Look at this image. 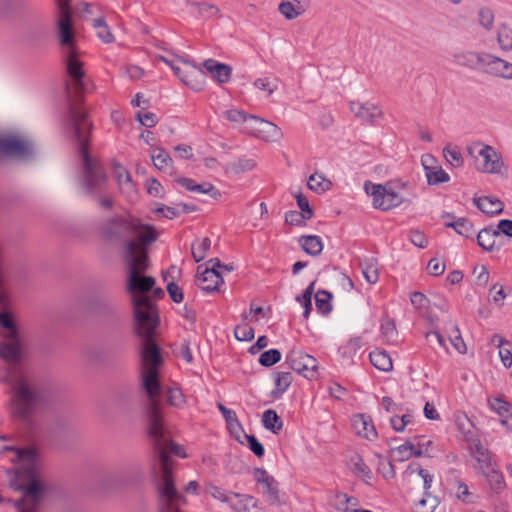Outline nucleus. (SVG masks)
I'll return each mask as SVG.
<instances>
[{
    "mask_svg": "<svg viewBox=\"0 0 512 512\" xmlns=\"http://www.w3.org/2000/svg\"><path fill=\"white\" fill-rule=\"evenodd\" d=\"M489 295L491 296V301L499 306L502 307L504 304V300L507 297V294L503 288L502 285L494 284L490 290Z\"/></svg>",
    "mask_w": 512,
    "mask_h": 512,
    "instance_id": "63",
    "label": "nucleus"
},
{
    "mask_svg": "<svg viewBox=\"0 0 512 512\" xmlns=\"http://www.w3.org/2000/svg\"><path fill=\"white\" fill-rule=\"evenodd\" d=\"M206 491L212 498L227 504L231 502L234 493L226 491L223 488L218 487L214 484H208L206 486Z\"/></svg>",
    "mask_w": 512,
    "mask_h": 512,
    "instance_id": "48",
    "label": "nucleus"
},
{
    "mask_svg": "<svg viewBox=\"0 0 512 512\" xmlns=\"http://www.w3.org/2000/svg\"><path fill=\"white\" fill-rule=\"evenodd\" d=\"M200 280L203 282L201 288L206 292H213L223 283L220 275L216 274L213 270H203Z\"/></svg>",
    "mask_w": 512,
    "mask_h": 512,
    "instance_id": "36",
    "label": "nucleus"
},
{
    "mask_svg": "<svg viewBox=\"0 0 512 512\" xmlns=\"http://www.w3.org/2000/svg\"><path fill=\"white\" fill-rule=\"evenodd\" d=\"M0 154L19 161H30L37 155L35 141L22 133H0Z\"/></svg>",
    "mask_w": 512,
    "mask_h": 512,
    "instance_id": "6",
    "label": "nucleus"
},
{
    "mask_svg": "<svg viewBox=\"0 0 512 512\" xmlns=\"http://www.w3.org/2000/svg\"><path fill=\"white\" fill-rule=\"evenodd\" d=\"M449 340L457 352L461 354L466 353L467 347L457 325H454L452 331L449 333Z\"/></svg>",
    "mask_w": 512,
    "mask_h": 512,
    "instance_id": "52",
    "label": "nucleus"
},
{
    "mask_svg": "<svg viewBox=\"0 0 512 512\" xmlns=\"http://www.w3.org/2000/svg\"><path fill=\"white\" fill-rule=\"evenodd\" d=\"M192 5L196 8L198 14H200L203 17L213 18L220 16V9L214 4L201 2L193 3Z\"/></svg>",
    "mask_w": 512,
    "mask_h": 512,
    "instance_id": "51",
    "label": "nucleus"
},
{
    "mask_svg": "<svg viewBox=\"0 0 512 512\" xmlns=\"http://www.w3.org/2000/svg\"><path fill=\"white\" fill-rule=\"evenodd\" d=\"M36 399L37 395L30 382L23 377L18 378L13 386V413L22 420H28Z\"/></svg>",
    "mask_w": 512,
    "mask_h": 512,
    "instance_id": "7",
    "label": "nucleus"
},
{
    "mask_svg": "<svg viewBox=\"0 0 512 512\" xmlns=\"http://www.w3.org/2000/svg\"><path fill=\"white\" fill-rule=\"evenodd\" d=\"M234 335L238 341H250L254 338V330L250 325L241 323L235 327Z\"/></svg>",
    "mask_w": 512,
    "mask_h": 512,
    "instance_id": "58",
    "label": "nucleus"
},
{
    "mask_svg": "<svg viewBox=\"0 0 512 512\" xmlns=\"http://www.w3.org/2000/svg\"><path fill=\"white\" fill-rule=\"evenodd\" d=\"M404 475L407 478H414L415 476L421 478L423 481L424 493H429L433 482V475L430 474L426 469L421 468L418 463H410L407 466Z\"/></svg>",
    "mask_w": 512,
    "mask_h": 512,
    "instance_id": "27",
    "label": "nucleus"
},
{
    "mask_svg": "<svg viewBox=\"0 0 512 512\" xmlns=\"http://www.w3.org/2000/svg\"><path fill=\"white\" fill-rule=\"evenodd\" d=\"M292 383V375L289 372H278L275 375V385L279 393L285 392Z\"/></svg>",
    "mask_w": 512,
    "mask_h": 512,
    "instance_id": "62",
    "label": "nucleus"
},
{
    "mask_svg": "<svg viewBox=\"0 0 512 512\" xmlns=\"http://www.w3.org/2000/svg\"><path fill=\"white\" fill-rule=\"evenodd\" d=\"M301 248L311 256H318L322 253L323 242L319 236L304 235L299 239Z\"/></svg>",
    "mask_w": 512,
    "mask_h": 512,
    "instance_id": "33",
    "label": "nucleus"
},
{
    "mask_svg": "<svg viewBox=\"0 0 512 512\" xmlns=\"http://www.w3.org/2000/svg\"><path fill=\"white\" fill-rule=\"evenodd\" d=\"M210 247L211 240L207 237L201 239L197 243L192 244L191 253L195 262L202 261L206 257L207 252L210 250Z\"/></svg>",
    "mask_w": 512,
    "mask_h": 512,
    "instance_id": "43",
    "label": "nucleus"
},
{
    "mask_svg": "<svg viewBox=\"0 0 512 512\" xmlns=\"http://www.w3.org/2000/svg\"><path fill=\"white\" fill-rule=\"evenodd\" d=\"M294 197L300 209L299 213L304 216V219H311L314 216V211L311 208L307 197L301 192L295 193Z\"/></svg>",
    "mask_w": 512,
    "mask_h": 512,
    "instance_id": "53",
    "label": "nucleus"
},
{
    "mask_svg": "<svg viewBox=\"0 0 512 512\" xmlns=\"http://www.w3.org/2000/svg\"><path fill=\"white\" fill-rule=\"evenodd\" d=\"M425 175L428 183L431 185L445 183L450 179L449 175L440 166H433L432 168L426 167Z\"/></svg>",
    "mask_w": 512,
    "mask_h": 512,
    "instance_id": "42",
    "label": "nucleus"
},
{
    "mask_svg": "<svg viewBox=\"0 0 512 512\" xmlns=\"http://www.w3.org/2000/svg\"><path fill=\"white\" fill-rule=\"evenodd\" d=\"M352 426L355 432L369 440H373L377 437V431L373 425L370 417L363 414L355 415L352 419Z\"/></svg>",
    "mask_w": 512,
    "mask_h": 512,
    "instance_id": "24",
    "label": "nucleus"
},
{
    "mask_svg": "<svg viewBox=\"0 0 512 512\" xmlns=\"http://www.w3.org/2000/svg\"><path fill=\"white\" fill-rule=\"evenodd\" d=\"M475 458L483 474H485V471H490L495 468L493 460L488 451L480 446L476 448Z\"/></svg>",
    "mask_w": 512,
    "mask_h": 512,
    "instance_id": "46",
    "label": "nucleus"
},
{
    "mask_svg": "<svg viewBox=\"0 0 512 512\" xmlns=\"http://www.w3.org/2000/svg\"><path fill=\"white\" fill-rule=\"evenodd\" d=\"M253 85L256 89L266 92L268 97L277 89V85L268 77L257 78Z\"/></svg>",
    "mask_w": 512,
    "mask_h": 512,
    "instance_id": "60",
    "label": "nucleus"
},
{
    "mask_svg": "<svg viewBox=\"0 0 512 512\" xmlns=\"http://www.w3.org/2000/svg\"><path fill=\"white\" fill-rule=\"evenodd\" d=\"M443 217L451 219V221L445 223V226L453 228L459 235L471 237L475 234L474 225L467 218H458L454 220L450 214H445Z\"/></svg>",
    "mask_w": 512,
    "mask_h": 512,
    "instance_id": "29",
    "label": "nucleus"
},
{
    "mask_svg": "<svg viewBox=\"0 0 512 512\" xmlns=\"http://www.w3.org/2000/svg\"><path fill=\"white\" fill-rule=\"evenodd\" d=\"M331 298H332V295L325 290H319L316 292V294H315L316 308L321 314L327 315L331 311V309H332Z\"/></svg>",
    "mask_w": 512,
    "mask_h": 512,
    "instance_id": "41",
    "label": "nucleus"
},
{
    "mask_svg": "<svg viewBox=\"0 0 512 512\" xmlns=\"http://www.w3.org/2000/svg\"><path fill=\"white\" fill-rule=\"evenodd\" d=\"M151 159L158 170L166 171L172 167L173 160L166 150L160 147L153 148Z\"/></svg>",
    "mask_w": 512,
    "mask_h": 512,
    "instance_id": "35",
    "label": "nucleus"
},
{
    "mask_svg": "<svg viewBox=\"0 0 512 512\" xmlns=\"http://www.w3.org/2000/svg\"><path fill=\"white\" fill-rule=\"evenodd\" d=\"M70 118L85 169L84 186L88 192L101 189L106 183V175L100 165L89 156L87 151V136L90 132L91 124L87 120L86 114L77 107H71Z\"/></svg>",
    "mask_w": 512,
    "mask_h": 512,
    "instance_id": "5",
    "label": "nucleus"
},
{
    "mask_svg": "<svg viewBox=\"0 0 512 512\" xmlns=\"http://www.w3.org/2000/svg\"><path fill=\"white\" fill-rule=\"evenodd\" d=\"M231 435L241 444H244L242 434L244 433L243 428L237 418L235 412L231 413V418H224Z\"/></svg>",
    "mask_w": 512,
    "mask_h": 512,
    "instance_id": "49",
    "label": "nucleus"
},
{
    "mask_svg": "<svg viewBox=\"0 0 512 512\" xmlns=\"http://www.w3.org/2000/svg\"><path fill=\"white\" fill-rule=\"evenodd\" d=\"M15 453L19 464L16 469L17 489L22 491V498L15 502V506L19 512H34L45 491L39 454L33 447L16 449Z\"/></svg>",
    "mask_w": 512,
    "mask_h": 512,
    "instance_id": "3",
    "label": "nucleus"
},
{
    "mask_svg": "<svg viewBox=\"0 0 512 512\" xmlns=\"http://www.w3.org/2000/svg\"><path fill=\"white\" fill-rule=\"evenodd\" d=\"M478 148V155L481 157L482 162L479 166V171L486 174H501L505 169V163L502 155L491 145L475 142L473 146L468 148V153L473 154V150Z\"/></svg>",
    "mask_w": 512,
    "mask_h": 512,
    "instance_id": "11",
    "label": "nucleus"
},
{
    "mask_svg": "<svg viewBox=\"0 0 512 512\" xmlns=\"http://www.w3.org/2000/svg\"><path fill=\"white\" fill-rule=\"evenodd\" d=\"M141 384L149 397L148 415L150 418L149 435L154 440L161 465V483L158 487L159 512H179L178 503L182 496L177 492L172 478V461L166 455V438L159 409L161 385L159 367L162 365L160 348L147 342L141 351Z\"/></svg>",
    "mask_w": 512,
    "mask_h": 512,
    "instance_id": "1",
    "label": "nucleus"
},
{
    "mask_svg": "<svg viewBox=\"0 0 512 512\" xmlns=\"http://www.w3.org/2000/svg\"><path fill=\"white\" fill-rule=\"evenodd\" d=\"M128 253V258L124 260L127 267L126 287L134 308L136 332L141 338L138 348L141 357L147 342L159 347L153 339L159 321L158 312L149 295L155 285V278L144 275L149 267L148 249L135 254L134 244H130Z\"/></svg>",
    "mask_w": 512,
    "mask_h": 512,
    "instance_id": "2",
    "label": "nucleus"
},
{
    "mask_svg": "<svg viewBox=\"0 0 512 512\" xmlns=\"http://www.w3.org/2000/svg\"><path fill=\"white\" fill-rule=\"evenodd\" d=\"M349 106L354 116L366 123L375 124L383 119L384 113L381 107L375 103L354 100L350 102Z\"/></svg>",
    "mask_w": 512,
    "mask_h": 512,
    "instance_id": "15",
    "label": "nucleus"
},
{
    "mask_svg": "<svg viewBox=\"0 0 512 512\" xmlns=\"http://www.w3.org/2000/svg\"><path fill=\"white\" fill-rule=\"evenodd\" d=\"M101 233L110 242H122L124 259L128 258L130 244H134L137 254L147 250L159 237V232L153 225L130 215L108 219L103 224Z\"/></svg>",
    "mask_w": 512,
    "mask_h": 512,
    "instance_id": "4",
    "label": "nucleus"
},
{
    "mask_svg": "<svg viewBox=\"0 0 512 512\" xmlns=\"http://www.w3.org/2000/svg\"><path fill=\"white\" fill-rule=\"evenodd\" d=\"M245 133L269 143H278L283 138V132L276 124L255 115L249 116Z\"/></svg>",
    "mask_w": 512,
    "mask_h": 512,
    "instance_id": "10",
    "label": "nucleus"
},
{
    "mask_svg": "<svg viewBox=\"0 0 512 512\" xmlns=\"http://www.w3.org/2000/svg\"><path fill=\"white\" fill-rule=\"evenodd\" d=\"M3 338L0 342V358L9 363L19 361L23 347L18 332H6Z\"/></svg>",
    "mask_w": 512,
    "mask_h": 512,
    "instance_id": "16",
    "label": "nucleus"
},
{
    "mask_svg": "<svg viewBox=\"0 0 512 512\" xmlns=\"http://www.w3.org/2000/svg\"><path fill=\"white\" fill-rule=\"evenodd\" d=\"M381 334L388 342H395L397 338V329L392 319L386 318L381 322Z\"/></svg>",
    "mask_w": 512,
    "mask_h": 512,
    "instance_id": "50",
    "label": "nucleus"
},
{
    "mask_svg": "<svg viewBox=\"0 0 512 512\" xmlns=\"http://www.w3.org/2000/svg\"><path fill=\"white\" fill-rule=\"evenodd\" d=\"M177 182L184 187L186 190L199 193V194H209L212 198L218 199L221 196L219 190H217L213 184L209 182H203L197 184L193 179L182 177L177 180Z\"/></svg>",
    "mask_w": 512,
    "mask_h": 512,
    "instance_id": "23",
    "label": "nucleus"
},
{
    "mask_svg": "<svg viewBox=\"0 0 512 512\" xmlns=\"http://www.w3.org/2000/svg\"><path fill=\"white\" fill-rule=\"evenodd\" d=\"M114 176L119 185L120 191L129 200L134 201L137 197V190L128 170L122 165L114 164Z\"/></svg>",
    "mask_w": 512,
    "mask_h": 512,
    "instance_id": "20",
    "label": "nucleus"
},
{
    "mask_svg": "<svg viewBox=\"0 0 512 512\" xmlns=\"http://www.w3.org/2000/svg\"><path fill=\"white\" fill-rule=\"evenodd\" d=\"M255 481L264 487V496L266 500L272 505H280L279 490L277 482L268 472L262 468H255L253 471Z\"/></svg>",
    "mask_w": 512,
    "mask_h": 512,
    "instance_id": "18",
    "label": "nucleus"
},
{
    "mask_svg": "<svg viewBox=\"0 0 512 512\" xmlns=\"http://www.w3.org/2000/svg\"><path fill=\"white\" fill-rule=\"evenodd\" d=\"M65 57L66 70L70 77L71 84H67V92L70 93L71 89L76 94L81 93L86 87V72L84 69V63L80 60L79 54L75 47H69L67 50H63Z\"/></svg>",
    "mask_w": 512,
    "mask_h": 512,
    "instance_id": "9",
    "label": "nucleus"
},
{
    "mask_svg": "<svg viewBox=\"0 0 512 512\" xmlns=\"http://www.w3.org/2000/svg\"><path fill=\"white\" fill-rule=\"evenodd\" d=\"M278 10L287 20H294L305 12L302 5L294 4L291 1L281 2Z\"/></svg>",
    "mask_w": 512,
    "mask_h": 512,
    "instance_id": "38",
    "label": "nucleus"
},
{
    "mask_svg": "<svg viewBox=\"0 0 512 512\" xmlns=\"http://www.w3.org/2000/svg\"><path fill=\"white\" fill-rule=\"evenodd\" d=\"M495 22V15L492 9L481 7L478 10V23L485 31H491Z\"/></svg>",
    "mask_w": 512,
    "mask_h": 512,
    "instance_id": "47",
    "label": "nucleus"
},
{
    "mask_svg": "<svg viewBox=\"0 0 512 512\" xmlns=\"http://www.w3.org/2000/svg\"><path fill=\"white\" fill-rule=\"evenodd\" d=\"M437 506V499L430 495V493H424L422 498L415 506L416 512H433Z\"/></svg>",
    "mask_w": 512,
    "mask_h": 512,
    "instance_id": "55",
    "label": "nucleus"
},
{
    "mask_svg": "<svg viewBox=\"0 0 512 512\" xmlns=\"http://www.w3.org/2000/svg\"><path fill=\"white\" fill-rule=\"evenodd\" d=\"M203 67L219 84L227 83L231 79L232 67L227 64L220 63L214 59H207L203 62Z\"/></svg>",
    "mask_w": 512,
    "mask_h": 512,
    "instance_id": "22",
    "label": "nucleus"
},
{
    "mask_svg": "<svg viewBox=\"0 0 512 512\" xmlns=\"http://www.w3.org/2000/svg\"><path fill=\"white\" fill-rule=\"evenodd\" d=\"M489 53L473 50H459L453 54V61L456 65L467 69H486V62Z\"/></svg>",
    "mask_w": 512,
    "mask_h": 512,
    "instance_id": "17",
    "label": "nucleus"
},
{
    "mask_svg": "<svg viewBox=\"0 0 512 512\" xmlns=\"http://www.w3.org/2000/svg\"><path fill=\"white\" fill-rule=\"evenodd\" d=\"M364 190L367 195L372 197L373 206L376 209L387 211L400 206L404 202V198L389 183L383 185L366 181Z\"/></svg>",
    "mask_w": 512,
    "mask_h": 512,
    "instance_id": "8",
    "label": "nucleus"
},
{
    "mask_svg": "<svg viewBox=\"0 0 512 512\" xmlns=\"http://www.w3.org/2000/svg\"><path fill=\"white\" fill-rule=\"evenodd\" d=\"M425 453V450H416V446L414 442L408 441L394 449H392V454L395 460L397 461H406L411 457H421Z\"/></svg>",
    "mask_w": 512,
    "mask_h": 512,
    "instance_id": "31",
    "label": "nucleus"
},
{
    "mask_svg": "<svg viewBox=\"0 0 512 512\" xmlns=\"http://www.w3.org/2000/svg\"><path fill=\"white\" fill-rule=\"evenodd\" d=\"M483 475L488 480L490 487L494 492L499 493L504 490V477L496 468L490 471H485V474Z\"/></svg>",
    "mask_w": 512,
    "mask_h": 512,
    "instance_id": "44",
    "label": "nucleus"
},
{
    "mask_svg": "<svg viewBox=\"0 0 512 512\" xmlns=\"http://www.w3.org/2000/svg\"><path fill=\"white\" fill-rule=\"evenodd\" d=\"M443 155L446 161L453 167L459 168L464 164V158L455 146L447 145L443 149Z\"/></svg>",
    "mask_w": 512,
    "mask_h": 512,
    "instance_id": "45",
    "label": "nucleus"
},
{
    "mask_svg": "<svg viewBox=\"0 0 512 512\" xmlns=\"http://www.w3.org/2000/svg\"><path fill=\"white\" fill-rule=\"evenodd\" d=\"M228 504L236 512H258V501L247 494L233 493L232 500Z\"/></svg>",
    "mask_w": 512,
    "mask_h": 512,
    "instance_id": "25",
    "label": "nucleus"
},
{
    "mask_svg": "<svg viewBox=\"0 0 512 512\" xmlns=\"http://www.w3.org/2000/svg\"><path fill=\"white\" fill-rule=\"evenodd\" d=\"M362 274L369 284H375L379 279V272L376 263L366 262L362 267Z\"/></svg>",
    "mask_w": 512,
    "mask_h": 512,
    "instance_id": "56",
    "label": "nucleus"
},
{
    "mask_svg": "<svg viewBox=\"0 0 512 512\" xmlns=\"http://www.w3.org/2000/svg\"><path fill=\"white\" fill-rule=\"evenodd\" d=\"M487 404L491 410L496 412L501 424L512 432V406L501 397H489Z\"/></svg>",
    "mask_w": 512,
    "mask_h": 512,
    "instance_id": "21",
    "label": "nucleus"
},
{
    "mask_svg": "<svg viewBox=\"0 0 512 512\" xmlns=\"http://www.w3.org/2000/svg\"><path fill=\"white\" fill-rule=\"evenodd\" d=\"M372 365L380 371L388 372L393 368L392 359L384 350H375L369 354Z\"/></svg>",
    "mask_w": 512,
    "mask_h": 512,
    "instance_id": "34",
    "label": "nucleus"
},
{
    "mask_svg": "<svg viewBox=\"0 0 512 512\" xmlns=\"http://www.w3.org/2000/svg\"><path fill=\"white\" fill-rule=\"evenodd\" d=\"M478 209L485 214L495 215L500 214L504 209L503 202L492 196H482L474 199Z\"/></svg>",
    "mask_w": 512,
    "mask_h": 512,
    "instance_id": "26",
    "label": "nucleus"
},
{
    "mask_svg": "<svg viewBox=\"0 0 512 512\" xmlns=\"http://www.w3.org/2000/svg\"><path fill=\"white\" fill-rule=\"evenodd\" d=\"M262 423L267 430L271 431L274 434H278L283 427L282 420L280 419L276 411L272 409H268L263 412Z\"/></svg>",
    "mask_w": 512,
    "mask_h": 512,
    "instance_id": "37",
    "label": "nucleus"
},
{
    "mask_svg": "<svg viewBox=\"0 0 512 512\" xmlns=\"http://www.w3.org/2000/svg\"><path fill=\"white\" fill-rule=\"evenodd\" d=\"M286 361L289 367L307 379H314L317 376V361L311 355L299 350H292Z\"/></svg>",
    "mask_w": 512,
    "mask_h": 512,
    "instance_id": "13",
    "label": "nucleus"
},
{
    "mask_svg": "<svg viewBox=\"0 0 512 512\" xmlns=\"http://www.w3.org/2000/svg\"><path fill=\"white\" fill-rule=\"evenodd\" d=\"M182 72L177 77L194 91H202L206 83L205 72L194 65L190 60H181Z\"/></svg>",
    "mask_w": 512,
    "mask_h": 512,
    "instance_id": "14",
    "label": "nucleus"
},
{
    "mask_svg": "<svg viewBox=\"0 0 512 512\" xmlns=\"http://www.w3.org/2000/svg\"><path fill=\"white\" fill-rule=\"evenodd\" d=\"M243 441L246 440L251 451L257 456L262 457L264 455L263 445L253 435H248L245 432L242 434Z\"/></svg>",
    "mask_w": 512,
    "mask_h": 512,
    "instance_id": "64",
    "label": "nucleus"
},
{
    "mask_svg": "<svg viewBox=\"0 0 512 512\" xmlns=\"http://www.w3.org/2000/svg\"><path fill=\"white\" fill-rule=\"evenodd\" d=\"M307 187L317 194H323L332 188V182L323 173L315 172L309 176Z\"/></svg>",
    "mask_w": 512,
    "mask_h": 512,
    "instance_id": "32",
    "label": "nucleus"
},
{
    "mask_svg": "<svg viewBox=\"0 0 512 512\" xmlns=\"http://www.w3.org/2000/svg\"><path fill=\"white\" fill-rule=\"evenodd\" d=\"M167 401L170 405L175 407H181L186 402L184 394L176 387L167 389Z\"/></svg>",
    "mask_w": 512,
    "mask_h": 512,
    "instance_id": "59",
    "label": "nucleus"
},
{
    "mask_svg": "<svg viewBox=\"0 0 512 512\" xmlns=\"http://www.w3.org/2000/svg\"><path fill=\"white\" fill-rule=\"evenodd\" d=\"M59 19L57 23L58 37L60 44L63 46V50H67L69 47H74L73 39L74 32L72 27V14L70 11L68 0H59Z\"/></svg>",
    "mask_w": 512,
    "mask_h": 512,
    "instance_id": "12",
    "label": "nucleus"
},
{
    "mask_svg": "<svg viewBox=\"0 0 512 512\" xmlns=\"http://www.w3.org/2000/svg\"><path fill=\"white\" fill-rule=\"evenodd\" d=\"M377 471L385 479H392L395 477V470L393 464L384 457H379Z\"/></svg>",
    "mask_w": 512,
    "mask_h": 512,
    "instance_id": "61",
    "label": "nucleus"
},
{
    "mask_svg": "<svg viewBox=\"0 0 512 512\" xmlns=\"http://www.w3.org/2000/svg\"><path fill=\"white\" fill-rule=\"evenodd\" d=\"M249 116L250 115H247L244 111L237 110V109H231V110H227L224 112V117L227 120L234 122V123H242L243 124V127H242L243 132L246 131V125H247Z\"/></svg>",
    "mask_w": 512,
    "mask_h": 512,
    "instance_id": "54",
    "label": "nucleus"
},
{
    "mask_svg": "<svg viewBox=\"0 0 512 512\" xmlns=\"http://www.w3.org/2000/svg\"><path fill=\"white\" fill-rule=\"evenodd\" d=\"M334 506L340 511L353 512L357 506V499L344 493H338L334 498Z\"/></svg>",
    "mask_w": 512,
    "mask_h": 512,
    "instance_id": "40",
    "label": "nucleus"
},
{
    "mask_svg": "<svg viewBox=\"0 0 512 512\" xmlns=\"http://www.w3.org/2000/svg\"><path fill=\"white\" fill-rule=\"evenodd\" d=\"M281 353L277 349H270L260 355L259 363L264 367H270L279 362Z\"/></svg>",
    "mask_w": 512,
    "mask_h": 512,
    "instance_id": "57",
    "label": "nucleus"
},
{
    "mask_svg": "<svg viewBox=\"0 0 512 512\" xmlns=\"http://www.w3.org/2000/svg\"><path fill=\"white\" fill-rule=\"evenodd\" d=\"M485 71L495 77L512 80V63L489 53Z\"/></svg>",
    "mask_w": 512,
    "mask_h": 512,
    "instance_id": "19",
    "label": "nucleus"
},
{
    "mask_svg": "<svg viewBox=\"0 0 512 512\" xmlns=\"http://www.w3.org/2000/svg\"><path fill=\"white\" fill-rule=\"evenodd\" d=\"M497 237L498 234L494 227H486L478 232L477 243L482 249L491 252L499 248L496 243Z\"/></svg>",
    "mask_w": 512,
    "mask_h": 512,
    "instance_id": "28",
    "label": "nucleus"
},
{
    "mask_svg": "<svg viewBox=\"0 0 512 512\" xmlns=\"http://www.w3.org/2000/svg\"><path fill=\"white\" fill-rule=\"evenodd\" d=\"M92 25L96 30L98 38L101 41L104 43H112L114 41V36L110 30V27L107 25L103 18L100 17L94 19Z\"/></svg>",
    "mask_w": 512,
    "mask_h": 512,
    "instance_id": "39",
    "label": "nucleus"
},
{
    "mask_svg": "<svg viewBox=\"0 0 512 512\" xmlns=\"http://www.w3.org/2000/svg\"><path fill=\"white\" fill-rule=\"evenodd\" d=\"M496 41L502 52L512 50V26L508 23H501L496 30Z\"/></svg>",
    "mask_w": 512,
    "mask_h": 512,
    "instance_id": "30",
    "label": "nucleus"
}]
</instances>
